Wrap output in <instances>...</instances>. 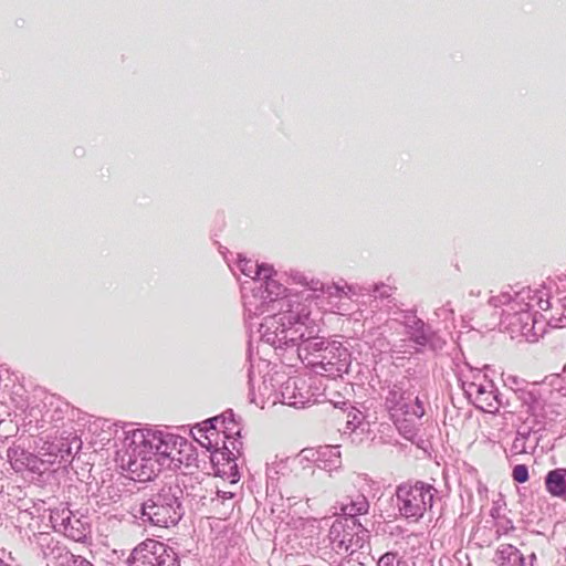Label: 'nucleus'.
I'll list each match as a JSON object with an SVG mask.
<instances>
[{"label":"nucleus","instance_id":"1","mask_svg":"<svg viewBox=\"0 0 566 566\" xmlns=\"http://www.w3.org/2000/svg\"><path fill=\"white\" fill-rule=\"evenodd\" d=\"M123 444L127 457V470L133 479L139 481L153 480L164 468H170L172 463L181 464L182 459L177 457L181 450L176 452L178 444L180 448L190 449L187 441L181 438H163L140 429L126 432Z\"/></svg>","mask_w":566,"mask_h":566},{"label":"nucleus","instance_id":"2","mask_svg":"<svg viewBox=\"0 0 566 566\" xmlns=\"http://www.w3.org/2000/svg\"><path fill=\"white\" fill-rule=\"evenodd\" d=\"M132 513L135 517L143 520V522H148L159 527L176 525L181 517L180 503L170 493L153 495L143 503L133 506Z\"/></svg>","mask_w":566,"mask_h":566},{"label":"nucleus","instance_id":"3","mask_svg":"<svg viewBox=\"0 0 566 566\" xmlns=\"http://www.w3.org/2000/svg\"><path fill=\"white\" fill-rule=\"evenodd\" d=\"M433 486L423 482L403 484L397 490L399 510L406 517L420 518L432 506Z\"/></svg>","mask_w":566,"mask_h":566},{"label":"nucleus","instance_id":"4","mask_svg":"<svg viewBox=\"0 0 566 566\" xmlns=\"http://www.w3.org/2000/svg\"><path fill=\"white\" fill-rule=\"evenodd\" d=\"M361 525L353 518L336 520L328 534L333 548L337 553L348 551L353 553L356 548H361L364 539L357 533Z\"/></svg>","mask_w":566,"mask_h":566},{"label":"nucleus","instance_id":"5","mask_svg":"<svg viewBox=\"0 0 566 566\" xmlns=\"http://www.w3.org/2000/svg\"><path fill=\"white\" fill-rule=\"evenodd\" d=\"M170 555L166 545L155 539H146L136 546L130 555L129 566H170Z\"/></svg>","mask_w":566,"mask_h":566},{"label":"nucleus","instance_id":"6","mask_svg":"<svg viewBox=\"0 0 566 566\" xmlns=\"http://www.w3.org/2000/svg\"><path fill=\"white\" fill-rule=\"evenodd\" d=\"M214 468V474L219 476H231L237 468L235 460L231 450L224 444L222 448H214L210 455Z\"/></svg>","mask_w":566,"mask_h":566},{"label":"nucleus","instance_id":"7","mask_svg":"<svg viewBox=\"0 0 566 566\" xmlns=\"http://www.w3.org/2000/svg\"><path fill=\"white\" fill-rule=\"evenodd\" d=\"M233 422L231 417H227L224 415L214 417L209 420V427H207V432L209 434H205L202 439H197L198 442L207 448L208 450L214 449L218 446V442L213 443L211 437L222 432L226 438H230L232 436L231 432H228L229 428L227 427V421Z\"/></svg>","mask_w":566,"mask_h":566},{"label":"nucleus","instance_id":"8","mask_svg":"<svg viewBox=\"0 0 566 566\" xmlns=\"http://www.w3.org/2000/svg\"><path fill=\"white\" fill-rule=\"evenodd\" d=\"M545 489L552 496L566 501V469L551 470L545 476Z\"/></svg>","mask_w":566,"mask_h":566},{"label":"nucleus","instance_id":"9","mask_svg":"<svg viewBox=\"0 0 566 566\" xmlns=\"http://www.w3.org/2000/svg\"><path fill=\"white\" fill-rule=\"evenodd\" d=\"M66 452L71 453V448H65V443L62 438H55L53 441H45L41 447V451L38 452V459L41 462L52 463L59 454Z\"/></svg>","mask_w":566,"mask_h":566},{"label":"nucleus","instance_id":"10","mask_svg":"<svg viewBox=\"0 0 566 566\" xmlns=\"http://www.w3.org/2000/svg\"><path fill=\"white\" fill-rule=\"evenodd\" d=\"M500 566H524V557L512 545H502L499 549Z\"/></svg>","mask_w":566,"mask_h":566},{"label":"nucleus","instance_id":"11","mask_svg":"<svg viewBox=\"0 0 566 566\" xmlns=\"http://www.w3.org/2000/svg\"><path fill=\"white\" fill-rule=\"evenodd\" d=\"M368 506L369 505L365 496L357 495L356 499L343 502L340 511L344 515L354 517L356 515L367 513Z\"/></svg>","mask_w":566,"mask_h":566},{"label":"nucleus","instance_id":"12","mask_svg":"<svg viewBox=\"0 0 566 566\" xmlns=\"http://www.w3.org/2000/svg\"><path fill=\"white\" fill-rule=\"evenodd\" d=\"M238 266L240 271L251 279H258L259 264L247 258L239 256Z\"/></svg>","mask_w":566,"mask_h":566},{"label":"nucleus","instance_id":"13","mask_svg":"<svg viewBox=\"0 0 566 566\" xmlns=\"http://www.w3.org/2000/svg\"><path fill=\"white\" fill-rule=\"evenodd\" d=\"M377 566H409L408 562L399 557L396 553H386L379 560Z\"/></svg>","mask_w":566,"mask_h":566},{"label":"nucleus","instance_id":"14","mask_svg":"<svg viewBox=\"0 0 566 566\" xmlns=\"http://www.w3.org/2000/svg\"><path fill=\"white\" fill-rule=\"evenodd\" d=\"M512 478L518 483H524L528 480V469L524 464H517L514 467Z\"/></svg>","mask_w":566,"mask_h":566},{"label":"nucleus","instance_id":"15","mask_svg":"<svg viewBox=\"0 0 566 566\" xmlns=\"http://www.w3.org/2000/svg\"><path fill=\"white\" fill-rule=\"evenodd\" d=\"M273 274V268L269 264H259L258 279H269Z\"/></svg>","mask_w":566,"mask_h":566},{"label":"nucleus","instance_id":"16","mask_svg":"<svg viewBox=\"0 0 566 566\" xmlns=\"http://www.w3.org/2000/svg\"><path fill=\"white\" fill-rule=\"evenodd\" d=\"M333 290H334L336 293L342 292V290H340L339 287H337V286H334V287L328 286V287H327V290H326V292H327L329 295H334Z\"/></svg>","mask_w":566,"mask_h":566},{"label":"nucleus","instance_id":"17","mask_svg":"<svg viewBox=\"0 0 566 566\" xmlns=\"http://www.w3.org/2000/svg\"><path fill=\"white\" fill-rule=\"evenodd\" d=\"M3 565H4V563L0 559V566H3Z\"/></svg>","mask_w":566,"mask_h":566},{"label":"nucleus","instance_id":"18","mask_svg":"<svg viewBox=\"0 0 566 566\" xmlns=\"http://www.w3.org/2000/svg\"><path fill=\"white\" fill-rule=\"evenodd\" d=\"M3 566H8L7 564H4Z\"/></svg>","mask_w":566,"mask_h":566}]
</instances>
